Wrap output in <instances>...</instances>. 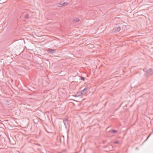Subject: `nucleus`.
Returning <instances> with one entry per match:
<instances>
[{
	"label": "nucleus",
	"mask_w": 153,
	"mask_h": 153,
	"mask_svg": "<svg viewBox=\"0 0 153 153\" xmlns=\"http://www.w3.org/2000/svg\"><path fill=\"white\" fill-rule=\"evenodd\" d=\"M82 80L84 81L85 80V78L84 77H82L81 78Z\"/></svg>",
	"instance_id": "11"
},
{
	"label": "nucleus",
	"mask_w": 153,
	"mask_h": 153,
	"mask_svg": "<svg viewBox=\"0 0 153 153\" xmlns=\"http://www.w3.org/2000/svg\"><path fill=\"white\" fill-rule=\"evenodd\" d=\"M114 143H115V144H118L119 143V142L118 141H115Z\"/></svg>",
	"instance_id": "12"
},
{
	"label": "nucleus",
	"mask_w": 153,
	"mask_h": 153,
	"mask_svg": "<svg viewBox=\"0 0 153 153\" xmlns=\"http://www.w3.org/2000/svg\"><path fill=\"white\" fill-rule=\"evenodd\" d=\"M79 19L77 18H76L74 19V22H78L79 21Z\"/></svg>",
	"instance_id": "9"
},
{
	"label": "nucleus",
	"mask_w": 153,
	"mask_h": 153,
	"mask_svg": "<svg viewBox=\"0 0 153 153\" xmlns=\"http://www.w3.org/2000/svg\"><path fill=\"white\" fill-rule=\"evenodd\" d=\"M47 51L48 52L50 53H53L55 52L56 49H52L50 48H48V49Z\"/></svg>",
	"instance_id": "5"
},
{
	"label": "nucleus",
	"mask_w": 153,
	"mask_h": 153,
	"mask_svg": "<svg viewBox=\"0 0 153 153\" xmlns=\"http://www.w3.org/2000/svg\"><path fill=\"white\" fill-rule=\"evenodd\" d=\"M109 132L112 134H115L117 132V131L115 130H111L109 131Z\"/></svg>",
	"instance_id": "7"
},
{
	"label": "nucleus",
	"mask_w": 153,
	"mask_h": 153,
	"mask_svg": "<svg viewBox=\"0 0 153 153\" xmlns=\"http://www.w3.org/2000/svg\"><path fill=\"white\" fill-rule=\"evenodd\" d=\"M68 3H66L64 2V3H60L59 4H57V6L58 7H60L62 6H67L68 5Z\"/></svg>",
	"instance_id": "2"
},
{
	"label": "nucleus",
	"mask_w": 153,
	"mask_h": 153,
	"mask_svg": "<svg viewBox=\"0 0 153 153\" xmlns=\"http://www.w3.org/2000/svg\"><path fill=\"white\" fill-rule=\"evenodd\" d=\"M83 94L81 91H79L77 93V97L80 96L81 95Z\"/></svg>",
	"instance_id": "8"
},
{
	"label": "nucleus",
	"mask_w": 153,
	"mask_h": 153,
	"mask_svg": "<svg viewBox=\"0 0 153 153\" xmlns=\"http://www.w3.org/2000/svg\"><path fill=\"white\" fill-rule=\"evenodd\" d=\"M121 30L120 27L119 26H117L114 29V31L115 32H119Z\"/></svg>",
	"instance_id": "4"
},
{
	"label": "nucleus",
	"mask_w": 153,
	"mask_h": 153,
	"mask_svg": "<svg viewBox=\"0 0 153 153\" xmlns=\"http://www.w3.org/2000/svg\"><path fill=\"white\" fill-rule=\"evenodd\" d=\"M29 14L28 13H27V14H25V19H27L29 18Z\"/></svg>",
	"instance_id": "10"
},
{
	"label": "nucleus",
	"mask_w": 153,
	"mask_h": 153,
	"mask_svg": "<svg viewBox=\"0 0 153 153\" xmlns=\"http://www.w3.org/2000/svg\"><path fill=\"white\" fill-rule=\"evenodd\" d=\"M88 87L87 86H86L83 90L81 91L83 94H84L88 92Z\"/></svg>",
	"instance_id": "3"
},
{
	"label": "nucleus",
	"mask_w": 153,
	"mask_h": 153,
	"mask_svg": "<svg viewBox=\"0 0 153 153\" xmlns=\"http://www.w3.org/2000/svg\"><path fill=\"white\" fill-rule=\"evenodd\" d=\"M75 97H77V94L75 96Z\"/></svg>",
	"instance_id": "16"
},
{
	"label": "nucleus",
	"mask_w": 153,
	"mask_h": 153,
	"mask_svg": "<svg viewBox=\"0 0 153 153\" xmlns=\"http://www.w3.org/2000/svg\"><path fill=\"white\" fill-rule=\"evenodd\" d=\"M63 123L66 127L67 126H68V119H65L64 120Z\"/></svg>",
	"instance_id": "6"
},
{
	"label": "nucleus",
	"mask_w": 153,
	"mask_h": 153,
	"mask_svg": "<svg viewBox=\"0 0 153 153\" xmlns=\"http://www.w3.org/2000/svg\"><path fill=\"white\" fill-rule=\"evenodd\" d=\"M151 134H150L148 137L147 138H146V139L145 140V141L146 140H147L148 138L149 137L150 135H151Z\"/></svg>",
	"instance_id": "13"
},
{
	"label": "nucleus",
	"mask_w": 153,
	"mask_h": 153,
	"mask_svg": "<svg viewBox=\"0 0 153 153\" xmlns=\"http://www.w3.org/2000/svg\"><path fill=\"white\" fill-rule=\"evenodd\" d=\"M145 70L146 69H143V71H145Z\"/></svg>",
	"instance_id": "15"
},
{
	"label": "nucleus",
	"mask_w": 153,
	"mask_h": 153,
	"mask_svg": "<svg viewBox=\"0 0 153 153\" xmlns=\"http://www.w3.org/2000/svg\"><path fill=\"white\" fill-rule=\"evenodd\" d=\"M146 72L147 73L148 76H149L153 74V70L151 68L149 69L148 70L146 71Z\"/></svg>",
	"instance_id": "1"
},
{
	"label": "nucleus",
	"mask_w": 153,
	"mask_h": 153,
	"mask_svg": "<svg viewBox=\"0 0 153 153\" xmlns=\"http://www.w3.org/2000/svg\"><path fill=\"white\" fill-rule=\"evenodd\" d=\"M62 137H63L64 138V136H62Z\"/></svg>",
	"instance_id": "17"
},
{
	"label": "nucleus",
	"mask_w": 153,
	"mask_h": 153,
	"mask_svg": "<svg viewBox=\"0 0 153 153\" xmlns=\"http://www.w3.org/2000/svg\"><path fill=\"white\" fill-rule=\"evenodd\" d=\"M126 28V26H123L122 27V28Z\"/></svg>",
	"instance_id": "14"
}]
</instances>
